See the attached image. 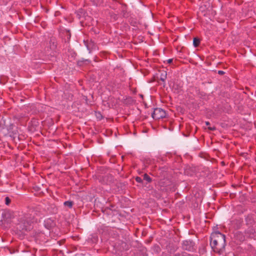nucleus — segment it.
Listing matches in <instances>:
<instances>
[{
  "label": "nucleus",
  "mask_w": 256,
  "mask_h": 256,
  "mask_svg": "<svg viewBox=\"0 0 256 256\" xmlns=\"http://www.w3.org/2000/svg\"><path fill=\"white\" fill-rule=\"evenodd\" d=\"M210 246L214 252H222L226 246L225 236L220 232H214L211 234Z\"/></svg>",
  "instance_id": "1"
},
{
  "label": "nucleus",
  "mask_w": 256,
  "mask_h": 256,
  "mask_svg": "<svg viewBox=\"0 0 256 256\" xmlns=\"http://www.w3.org/2000/svg\"><path fill=\"white\" fill-rule=\"evenodd\" d=\"M166 112L160 108H155L152 114V117L156 120L162 118L166 116Z\"/></svg>",
  "instance_id": "2"
},
{
  "label": "nucleus",
  "mask_w": 256,
  "mask_h": 256,
  "mask_svg": "<svg viewBox=\"0 0 256 256\" xmlns=\"http://www.w3.org/2000/svg\"><path fill=\"white\" fill-rule=\"evenodd\" d=\"M192 244L191 242L185 241L184 242L183 248L186 250H190L192 248Z\"/></svg>",
  "instance_id": "3"
},
{
  "label": "nucleus",
  "mask_w": 256,
  "mask_h": 256,
  "mask_svg": "<svg viewBox=\"0 0 256 256\" xmlns=\"http://www.w3.org/2000/svg\"><path fill=\"white\" fill-rule=\"evenodd\" d=\"M200 42V40L198 38H194L193 40V44L195 47H197Z\"/></svg>",
  "instance_id": "4"
},
{
  "label": "nucleus",
  "mask_w": 256,
  "mask_h": 256,
  "mask_svg": "<svg viewBox=\"0 0 256 256\" xmlns=\"http://www.w3.org/2000/svg\"><path fill=\"white\" fill-rule=\"evenodd\" d=\"M8 134H10V136H14V135H16L17 134V130H10V128H9V129H8Z\"/></svg>",
  "instance_id": "5"
},
{
  "label": "nucleus",
  "mask_w": 256,
  "mask_h": 256,
  "mask_svg": "<svg viewBox=\"0 0 256 256\" xmlns=\"http://www.w3.org/2000/svg\"><path fill=\"white\" fill-rule=\"evenodd\" d=\"M144 179L148 181V182H150L152 181L151 178L147 174H144Z\"/></svg>",
  "instance_id": "6"
},
{
  "label": "nucleus",
  "mask_w": 256,
  "mask_h": 256,
  "mask_svg": "<svg viewBox=\"0 0 256 256\" xmlns=\"http://www.w3.org/2000/svg\"><path fill=\"white\" fill-rule=\"evenodd\" d=\"M86 46L88 49L90 50L92 48L94 44L93 42H91L89 44L86 43Z\"/></svg>",
  "instance_id": "7"
},
{
  "label": "nucleus",
  "mask_w": 256,
  "mask_h": 256,
  "mask_svg": "<svg viewBox=\"0 0 256 256\" xmlns=\"http://www.w3.org/2000/svg\"><path fill=\"white\" fill-rule=\"evenodd\" d=\"M72 202L70 201H66L64 203V206H68L69 208H72Z\"/></svg>",
  "instance_id": "8"
},
{
  "label": "nucleus",
  "mask_w": 256,
  "mask_h": 256,
  "mask_svg": "<svg viewBox=\"0 0 256 256\" xmlns=\"http://www.w3.org/2000/svg\"><path fill=\"white\" fill-rule=\"evenodd\" d=\"M11 202V200L8 197V196H6V198H5V204L6 205L8 206L10 204Z\"/></svg>",
  "instance_id": "9"
},
{
  "label": "nucleus",
  "mask_w": 256,
  "mask_h": 256,
  "mask_svg": "<svg viewBox=\"0 0 256 256\" xmlns=\"http://www.w3.org/2000/svg\"><path fill=\"white\" fill-rule=\"evenodd\" d=\"M166 74H162L161 76H160V80L164 82L166 79Z\"/></svg>",
  "instance_id": "10"
},
{
  "label": "nucleus",
  "mask_w": 256,
  "mask_h": 256,
  "mask_svg": "<svg viewBox=\"0 0 256 256\" xmlns=\"http://www.w3.org/2000/svg\"><path fill=\"white\" fill-rule=\"evenodd\" d=\"M56 47V46L54 44V42H52V44H50V48L52 50H54Z\"/></svg>",
  "instance_id": "11"
},
{
  "label": "nucleus",
  "mask_w": 256,
  "mask_h": 256,
  "mask_svg": "<svg viewBox=\"0 0 256 256\" xmlns=\"http://www.w3.org/2000/svg\"><path fill=\"white\" fill-rule=\"evenodd\" d=\"M136 180L137 182H142V178L140 177H136Z\"/></svg>",
  "instance_id": "12"
},
{
  "label": "nucleus",
  "mask_w": 256,
  "mask_h": 256,
  "mask_svg": "<svg viewBox=\"0 0 256 256\" xmlns=\"http://www.w3.org/2000/svg\"><path fill=\"white\" fill-rule=\"evenodd\" d=\"M225 72H224V71H222V70H218V74L220 75H222L224 74Z\"/></svg>",
  "instance_id": "13"
},
{
  "label": "nucleus",
  "mask_w": 256,
  "mask_h": 256,
  "mask_svg": "<svg viewBox=\"0 0 256 256\" xmlns=\"http://www.w3.org/2000/svg\"><path fill=\"white\" fill-rule=\"evenodd\" d=\"M64 242V240H62L61 241H58V242L60 244V245L62 244H63Z\"/></svg>",
  "instance_id": "14"
},
{
  "label": "nucleus",
  "mask_w": 256,
  "mask_h": 256,
  "mask_svg": "<svg viewBox=\"0 0 256 256\" xmlns=\"http://www.w3.org/2000/svg\"><path fill=\"white\" fill-rule=\"evenodd\" d=\"M173 60L172 59H168L167 62L169 64H170L171 62H172Z\"/></svg>",
  "instance_id": "15"
},
{
  "label": "nucleus",
  "mask_w": 256,
  "mask_h": 256,
  "mask_svg": "<svg viewBox=\"0 0 256 256\" xmlns=\"http://www.w3.org/2000/svg\"><path fill=\"white\" fill-rule=\"evenodd\" d=\"M208 128L210 130H214L215 129L214 128H212V127H208Z\"/></svg>",
  "instance_id": "16"
},
{
  "label": "nucleus",
  "mask_w": 256,
  "mask_h": 256,
  "mask_svg": "<svg viewBox=\"0 0 256 256\" xmlns=\"http://www.w3.org/2000/svg\"><path fill=\"white\" fill-rule=\"evenodd\" d=\"M206 124L207 126H208V125H209V124H210V123H209V122H206Z\"/></svg>",
  "instance_id": "17"
},
{
  "label": "nucleus",
  "mask_w": 256,
  "mask_h": 256,
  "mask_svg": "<svg viewBox=\"0 0 256 256\" xmlns=\"http://www.w3.org/2000/svg\"><path fill=\"white\" fill-rule=\"evenodd\" d=\"M13 126H14L12 124L10 126V130L12 129V128H11V127H13Z\"/></svg>",
  "instance_id": "18"
},
{
  "label": "nucleus",
  "mask_w": 256,
  "mask_h": 256,
  "mask_svg": "<svg viewBox=\"0 0 256 256\" xmlns=\"http://www.w3.org/2000/svg\"><path fill=\"white\" fill-rule=\"evenodd\" d=\"M31 122H32V120H30V121L29 122V124H30Z\"/></svg>",
  "instance_id": "19"
},
{
  "label": "nucleus",
  "mask_w": 256,
  "mask_h": 256,
  "mask_svg": "<svg viewBox=\"0 0 256 256\" xmlns=\"http://www.w3.org/2000/svg\"><path fill=\"white\" fill-rule=\"evenodd\" d=\"M30 128V126L29 125V126H28V128Z\"/></svg>",
  "instance_id": "20"
}]
</instances>
